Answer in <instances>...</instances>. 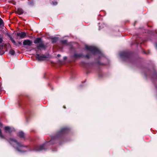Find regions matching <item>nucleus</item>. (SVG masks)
<instances>
[{"label": "nucleus", "instance_id": "1", "mask_svg": "<svg viewBox=\"0 0 157 157\" xmlns=\"http://www.w3.org/2000/svg\"><path fill=\"white\" fill-rule=\"evenodd\" d=\"M9 142L10 144L13 145L17 151L19 152L22 151L20 149H21L22 147H24L22 144L18 143L16 140L13 139H10L9 140Z\"/></svg>", "mask_w": 157, "mask_h": 157}, {"label": "nucleus", "instance_id": "2", "mask_svg": "<svg viewBox=\"0 0 157 157\" xmlns=\"http://www.w3.org/2000/svg\"><path fill=\"white\" fill-rule=\"evenodd\" d=\"M85 48L86 50L91 52L93 54H101V52L97 48L95 47L86 45Z\"/></svg>", "mask_w": 157, "mask_h": 157}, {"label": "nucleus", "instance_id": "3", "mask_svg": "<svg viewBox=\"0 0 157 157\" xmlns=\"http://www.w3.org/2000/svg\"><path fill=\"white\" fill-rule=\"evenodd\" d=\"M45 144H44L40 146L39 147H36L34 148L33 150L36 151H39L43 150H45Z\"/></svg>", "mask_w": 157, "mask_h": 157}, {"label": "nucleus", "instance_id": "4", "mask_svg": "<svg viewBox=\"0 0 157 157\" xmlns=\"http://www.w3.org/2000/svg\"><path fill=\"white\" fill-rule=\"evenodd\" d=\"M33 43L32 41L28 39L25 40H24L23 42V44L25 46H30Z\"/></svg>", "mask_w": 157, "mask_h": 157}, {"label": "nucleus", "instance_id": "5", "mask_svg": "<svg viewBox=\"0 0 157 157\" xmlns=\"http://www.w3.org/2000/svg\"><path fill=\"white\" fill-rule=\"evenodd\" d=\"M39 44V45L37 46L36 47L37 49H40L41 48H42L44 49H45L46 48V47L44 45V43L43 41Z\"/></svg>", "mask_w": 157, "mask_h": 157}, {"label": "nucleus", "instance_id": "6", "mask_svg": "<svg viewBox=\"0 0 157 157\" xmlns=\"http://www.w3.org/2000/svg\"><path fill=\"white\" fill-rule=\"evenodd\" d=\"M36 57L38 60H43L44 58H46L45 55L40 56L39 54H36Z\"/></svg>", "mask_w": 157, "mask_h": 157}, {"label": "nucleus", "instance_id": "7", "mask_svg": "<svg viewBox=\"0 0 157 157\" xmlns=\"http://www.w3.org/2000/svg\"><path fill=\"white\" fill-rule=\"evenodd\" d=\"M26 35L25 33L24 32L18 33H17V36H20L21 38H24L25 36Z\"/></svg>", "mask_w": 157, "mask_h": 157}, {"label": "nucleus", "instance_id": "8", "mask_svg": "<svg viewBox=\"0 0 157 157\" xmlns=\"http://www.w3.org/2000/svg\"><path fill=\"white\" fill-rule=\"evenodd\" d=\"M5 130L6 132H8L10 133L14 131V129L13 128H11L9 127H6L5 128Z\"/></svg>", "mask_w": 157, "mask_h": 157}, {"label": "nucleus", "instance_id": "9", "mask_svg": "<svg viewBox=\"0 0 157 157\" xmlns=\"http://www.w3.org/2000/svg\"><path fill=\"white\" fill-rule=\"evenodd\" d=\"M42 41V40L40 38H36L34 41V44H37L38 43H40Z\"/></svg>", "mask_w": 157, "mask_h": 157}, {"label": "nucleus", "instance_id": "10", "mask_svg": "<svg viewBox=\"0 0 157 157\" xmlns=\"http://www.w3.org/2000/svg\"><path fill=\"white\" fill-rule=\"evenodd\" d=\"M68 131V129L67 128H63L61 129L60 131V133L62 134L64 133H66Z\"/></svg>", "mask_w": 157, "mask_h": 157}, {"label": "nucleus", "instance_id": "11", "mask_svg": "<svg viewBox=\"0 0 157 157\" xmlns=\"http://www.w3.org/2000/svg\"><path fill=\"white\" fill-rule=\"evenodd\" d=\"M18 135L21 138H23L24 137V134L22 131L19 132L18 133Z\"/></svg>", "mask_w": 157, "mask_h": 157}, {"label": "nucleus", "instance_id": "12", "mask_svg": "<svg viewBox=\"0 0 157 157\" xmlns=\"http://www.w3.org/2000/svg\"><path fill=\"white\" fill-rule=\"evenodd\" d=\"M17 11L18 13L19 14H21L23 13V10L22 9L20 8L18 9Z\"/></svg>", "mask_w": 157, "mask_h": 157}, {"label": "nucleus", "instance_id": "13", "mask_svg": "<svg viewBox=\"0 0 157 157\" xmlns=\"http://www.w3.org/2000/svg\"><path fill=\"white\" fill-rule=\"evenodd\" d=\"M4 25L2 20L0 18V28H2L3 26Z\"/></svg>", "mask_w": 157, "mask_h": 157}, {"label": "nucleus", "instance_id": "14", "mask_svg": "<svg viewBox=\"0 0 157 157\" xmlns=\"http://www.w3.org/2000/svg\"><path fill=\"white\" fill-rule=\"evenodd\" d=\"M74 56L75 58L80 57H81V55L80 54H75L74 55Z\"/></svg>", "mask_w": 157, "mask_h": 157}, {"label": "nucleus", "instance_id": "15", "mask_svg": "<svg viewBox=\"0 0 157 157\" xmlns=\"http://www.w3.org/2000/svg\"><path fill=\"white\" fill-rule=\"evenodd\" d=\"M15 52L14 51H13V50H11L9 52V53L11 55H14L15 54Z\"/></svg>", "mask_w": 157, "mask_h": 157}, {"label": "nucleus", "instance_id": "16", "mask_svg": "<svg viewBox=\"0 0 157 157\" xmlns=\"http://www.w3.org/2000/svg\"><path fill=\"white\" fill-rule=\"evenodd\" d=\"M52 43H54L56 42L57 39L56 38H53L52 39Z\"/></svg>", "mask_w": 157, "mask_h": 157}, {"label": "nucleus", "instance_id": "17", "mask_svg": "<svg viewBox=\"0 0 157 157\" xmlns=\"http://www.w3.org/2000/svg\"><path fill=\"white\" fill-rule=\"evenodd\" d=\"M125 53L124 52H122L120 54V56H125Z\"/></svg>", "mask_w": 157, "mask_h": 157}, {"label": "nucleus", "instance_id": "18", "mask_svg": "<svg viewBox=\"0 0 157 157\" xmlns=\"http://www.w3.org/2000/svg\"><path fill=\"white\" fill-rule=\"evenodd\" d=\"M11 40L12 42L15 45H17L15 40L12 38H11Z\"/></svg>", "mask_w": 157, "mask_h": 157}, {"label": "nucleus", "instance_id": "19", "mask_svg": "<svg viewBox=\"0 0 157 157\" xmlns=\"http://www.w3.org/2000/svg\"><path fill=\"white\" fill-rule=\"evenodd\" d=\"M0 137L2 138H4V136L2 135V133L1 132V129H0Z\"/></svg>", "mask_w": 157, "mask_h": 157}, {"label": "nucleus", "instance_id": "20", "mask_svg": "<svg viewBox=\"0 0 157 157\" xmlns=\"http://www.w3.org/2000/svg\"><path fill=\"white\" fill-rule=\"evenodd\" d=\"M4 53L3 51L2 50L0 49V55H2Z\"/></svg>", "mask_w": 157, "mask_h": 157}, {"label": "nucleus", "instance_id": "21", "mask_svg": "<svg viewBox=\"0 0 157 157\" xmlns=\"http://www.w3.org/2000/svg\"><path fill=\"white\" fill-rule=\"evenodd\" d=\"M54 142V140L53 139H52L49 142V143L51 144H54L53 143Z\"/></svg>", "mask_w": 157, "mask_h": 157}, {"label": "nucleus", "instance_id": "22", "mask_svg": "<svg viewBox=\"0 0 157 157\" xmlns=\"http://www.w3.org/2000/svg\"><path fill=\"white\" fill-rule=\"evenodd\" d=\"M2 38H0V43H1L2 42Z\"/></svg>", "mask_w": 157, "mask_h": 157}, {"label": "nucleus", "instance_id": "23", "mask_svg": "<svg viewBox=\"0 0 157 157\" xmlns=\"http://www.w3.org/2000/svg\"><path fill=\"white\" fill-rule=\"evenodd\" d=\"M85 57L86 58H89V56L88 55H86V56H85Z\"/></svg>", "mask_w": 157, "mask_h": 157}, {"label": "nucleus", "instance_id": "24", "mask_svg": "<svg viewBox=\"0 0 157 157\" xmlns=\"http://www.w3.org/2000/svg\"><path fill=\"white\" fill-rule=\"evenodd\" d=\"M62 42L63 43H66L67 42V41H66V40H64V41H62Z\"/></svg>", "mask_w": 157, "mask_h": 157}, {"label": "nucleus", "instance_id": "25", "mask_svg": "<svg viewBox=\"0 0 157 157\" xmlns=\"http://www.w3.org/2000/svg\"><path fill=\"white\" fill-rule=\"evenodd\" d=\"M18 43L20 45H21V42H18Z\"/></svg>", "mask_w": 157, "mask_h": 157}, {"label": "nucleus", "instance_id": "26", "mask_svg": "<svg viewBox=\"0 0 157 157\" xmlns=\"http://www.w3.org/2000/svg\"><path fill=\"white\" fill-rule=\"evenodd\" d=\"M63 58H64V59H65L67 58V57L66 56H65Z\"/></svg>", "mask_w": 157, "mask_h": 157}, {"label": "nucleus", "instance_id": "27", "mask_svg": "<svg viewBox=\"0 0 157 157\" xmlns=\"http://www.w3.org/2000/svg\"><path fill=\"white\" fill-rule=\"evenodd\" d=\"M57 2H55V3H54V4H54V5H56V4H57Z\"/></svg>", "mask_w": 157, "mask_h": 157}, {"label": "nucleus", "instance_id": "28", "mask_svg": "<svg viewBox=\"0 0 157 157\" xmlns=\"http://www.w3.org/2000/svg\"><path fill=\"white\" fill-rule=\"evenodd\" d=\"M57 56H58V57H59V56H60V55L58 54V55Z\"/></svg>", "mask_w": 157, "mask_h": 157}, {"label": "nucleus", "instance_id": "29", "mask_svg": "<svg viewBox=\"0 0 157 157\" xmlns=\"http://www.w3.org/2000/svg\"><path fill=\"white\" fill-rule=\"evenodd\" d=\"M156 48H157V44H156Z\"/></svg>", "mask_w": 157, "mask_h": 157}, {"label": "nucleus", "instance_id": "30", "mask_svg": "<svg viewBox=\"0 0 157 157\" xmlns=\"http://www.w3.org/2000/svg\"><path fill=\"white\" fill-rule=\"evenodd\" d=\"M64 108H65V106H64Z\"/></svg>", "mask_w": 157, "mask_h": 157}]
</instances>
